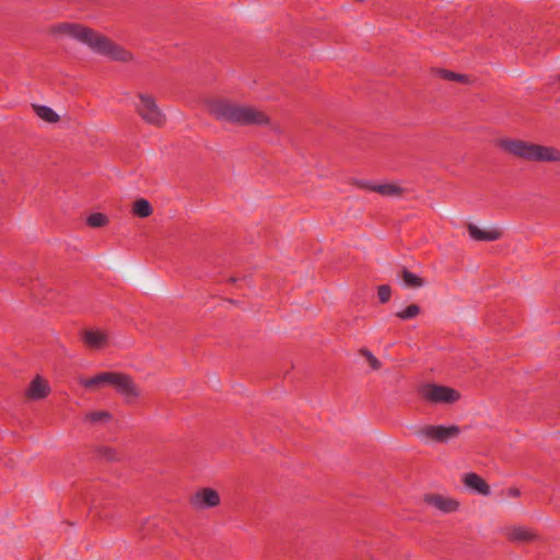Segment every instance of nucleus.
Masks as SVG:
<instances>
[{"label": "nucleus", "instance_id": "obj_18", "mask_svg": "<svg viewBox=\"0 0 560 560\" xmlns=\"http://www.w3.org/2000/svg\"><path fill=\"white\" fill-rule=\"evenodd\" d=\"M152 206L147 199L140 198L133 202L132 213L136 217L148 218L152 214Z\"/></svg>", "mask_w": 560, "mask_h": 560}, {"label": "nucleus", "instance_id": "obj_28", "mask_svg": "<svg viewBox=\"0 0 560 560\" xmlns=\"http://www.w3.org/2000/svg\"><path fill=\"white\" fill-rule=\"evenodd\" d=\"M57 295H58V293H57V292H55V291H52V290H49V291L47 292V294H45V295L43 296V299H44L47 303H54V302H56V301H57Z\"/></svg>", "mask_w": 560, "mask_h": 560}, {"label": "nucleus", "instance_id": "obj_4", "mask_svg": "<svg viewBox=\"0 0 560 560\" xmlns=\"http://www.w3.org/2000/svg\"><path fill=\"white\" fill-rule=\"evenodd\" d=\"M81 386L86 389H98L103 386H110L122 395L127 401L137 399L140 396V389L135 383L132 376L122 372H101L90 378L81 377Z\"/></svg>", "mask_w": 560, "mask_h": 560}, {"label": "nucleus", "instance_id": "obj_23", "mask_svg": "<svg viewBox=\"0 0 560 560\" xmlns=\"http://www.w3.org/2000/svg\"><path fill=\"white\" fill-rule=\"evenodd\" d=\"M359 353L365 358L372 370L377 371L382 368L381 361L370 350L362 348L359 350Z\"/></svg>", "mask_w": 560, "mask_h": 560}, {"label": "nucleus", "instance_id": "obj_12", "mask_svg": "<svg viewBox=\"0 0 560 560\" xmlns=\"http://www.w3.org/2000/svg\"><path fill=\"white\" fill-rule=\"evenodd\" d=\"M423 501L427 504L434 506L435 509H438L444 513L455 512L459 508L458 501L451 499V498L443 497L441 494H436V493L425 494L423 497Z\"/></svg>", "mask_w": 560, "mask_h": 560}, {"label": "nucleus", "instance_id": "obj_13", "mask_svg": "<svg viewBox=\"0 0 560 560\" xmlns=\"http://www.w3.org/2000/svg\"><path fill=\"white\" fill-rule=\"evenodd\" d=\"M50 393V386L48 382L43 378L42 376L37 375L34 377V380L30 383L26 392L25 397L28 400H39L46 398Z\"/></svg>", "mask_w": 560, "mask_h": 560}, {"label": "nucleus", "instance_id": "obj_5", "mask_svg": "<svg viewBox=\"0 0 560 560\" xmlns=\"http://www.w3.org/2000/svg\"><path fill=\"white\" fill-rule=\"evenodd\" d=\"M418 396L431 405H452L459 400L458 390L433 383H423L417 387Z\"/></svg>", "mask_w": 560, "mask_h": 560}, {"label": "nucleus", "instance_id": "obj_29", "mask_svg": "<svg viewBox=\"0 0 560 560\" xmlns=\"http://www.w3.org/2000/svg\"><path fill=\"white\" fill-rule=\"evenodd\" d=\"M556 79H557L558 81H560V75H557V77H556Z\"/></svg>", "mask_w": 560, "mask_h": 560}, {"label": "nucleus", "instance_id": "obj_17", "mask_svg": "<svg viewBox=\"0 0 560 560\" xmlns=\"http://www.w3.org/2000/svg\"><path fill=\"white\" fill-rule=\"evenodd\" d=\"M33 109L36 115L46 122L55 124L60 119L59 115L48 106L33 105Z\"/></svg>", "mask_w": 560, "mask_h": 560}, {"label": "nucleus", "instance_id": "obj_3", "mask_svg": "<svg viewBox=\"0 0 560 560\" xmlns=\"http://www.w3.org/2000/svg\"><path fill=\"white\" fill-rule=\"evenodd\" d=\"M495 145L504 153L532 163H560V149L518 138H500Z\"/></svg>", "mask_w": 560, "mask_h": 560}, {"label": "nucleus", "instance_id": "obj_2", "mask_svg": "<svg viewBox=\"0 0 560 560\" xmlns=\"http://www.w3.org/2000/svg\"><path fill=\"white\" fill-rule=\"evenodd\" d=\"M207 109L215 119L225 120L241 126H269L270 116L249 105H241L224 98H210L206 102Z\"/></svg>", "mask_w": 560, "mask_h": 560}, {"label": "nucleus", "instance_id": "obj_1", "mask_svg": "<svg viewBox=\"0 0 560 560\" xmlns=\"http://www.w3.org/2000/svg\"><path fill=\"white\" fill-rule=\"evenodd\" d=\"M49 34L55 37L73 38L85 44L94 51L116 61L129 62L133 58L132 54L120 45L93 28L79 23L62 22L51 25L49 27Z\"/></svg>", "mask_w": 560, "mask_h": 560}, {"label": "nucleus", "instance_id": "obj_16", "mask_svg": "<svg viewBox=\"0 0 560 560\" xmlns=\"http://www.w3.org/2000/svg\"><path fill=\"white\" fill-rule=\"evenodd\" d=\"M433 73H434V75H436L445 81H454V82H458V83H463V84L470 83V79L468 75L456 73V72H453L447 69L435 68V69H433Z\"/></svg>", "mask_w": 560, "mask_h": 560}, {"label": "nucleus", "instance_id": "obj_26", "mask_svg": "<svg viewBox=\"0 0 560 560\" xmlns=\"http://www.w3.org/2000/svg\"><path fill=\"white\" fill-rule=\"evenodd\" d=\"M100 454L107 458L108 460H116L118 458L117 452L110 447H102L100 450Z\"/></svg>", "mask_w": 560, "mask_h": 560}, {"label": "nucleus", "instance_id": "obj_8", "mask_svg": "<svg viewBox=\"0 0 560 560\" xmlns=\"http://www.w3.org/2000/svg\"><path fill=\"white\" fill-rule=\"evenodd\" d=\"M189 504L195 510L212 509L221 504V498L215 489L206 487L197 490L189 498Z\"/></svg>", "mask_w": 560, "mask_h": 560}, {"label": "nucleus", "instance_id": "obj_14", "mask_svg": "<svg viewBox=\"0 0 560 560\" xmlns=\"http://www.w3.org/2000/svg\"><path fill=\"white\" fill-rule=\"evenodd\" d=\"M464 485L482 495L490 494V486L487 481L476 472H468L463 478Z\"/></svg>", "mask_w": 560, "mask_h": 560}, {"label": "nucleus", "instance_id": "obj_20", "mask_svg": "<svg viewBox=\"0 0 560 560\" xmlns=\"http://www.w3.org/2000/svg\"><path fill=\"white\" fill-rule=\"evenodd\" d=\"M112 419V415L108 411H92L85 413L83 421L94 424V423H102L107 422Z\"/></svg>", "mask_w": 560, "mask_h": 560}, {"label": "nucleus", "instance_id": "obj_24", "mask_svg": "<svg viewBox=\"0 0 560 560\" xmlns=\"http://www.w3.org/2000/svg\"><path fill=\"white\" fill-rule=\"evenodd\" d=\"M92 511L102 521H109L114 517V513L106 505H95Z\"/></svg>", "mask_w": 560, "mask_h": 560}, {"label": "nucleus", "instance_id": "obj_15", "mask_svg": "<svg viewBox=\"0 0 560 560\" xmlns=\"http://www.w3.org/2000/svg\"><path fill=\"white\" fill-rule=\"evenodd\" d=\"M467 230L470 237L475 241L492 242L501 238L502 236V232L499 229L483 231L472 223L467 225Z\"/></svg>", "mask_w": 560, "mask_h": 560}, {"label": "nucleus", "instance_id": "obj_6", "mask_svg": "<svg viewBox=\"0 0 560 560\" xmlns=\"http://www.w3.org/2000/svg\"><path fill=\"white\" fill-rule=\"evenodd\" d=\"M138 103L135 106L136 113L140 118L156 128H161L166 122L165 114L160 109L155 98L150 94L139 93Z\"/></svg>", "mask_w": 560, "mask_h": 560}, {"label": "nucleus", "instance_id": "obj_10", "mask_svg": "<svg viewBox=\"0 0 560 560\" xmlns=\"http://www.w3.org/2000/svg\"><path fill=\"white\" fill-rule=\"evenodd\" d=\"M504 537L508 541L513 544H530L539 540L537 532L525 526H511L505 528Z\"/></svg>", "mask_w": 560, "mask_h": 560}, {"label": "nucleus", "instance_id": "obj_25", "mask_svg": "<svg viewBox=\"0 0 560 560\" xmlns=\"http://www.w3.org/2000/svg\"><path fill=\"white\" fill-rule=\"evenodd\" d=\"M377 296L382 304L387 303L392 298V288L388 284H382L377 289Z\"/></svg>", "mask_w": 560, "mask_h": 560}, {"label": "nucleus", "instance_id": "obj_27", "mask_svg": "<svg viewBox=\"0 0 560 560\" xmlns=\"http://www.w3.org/2000/svg\"><path fill=\"white\" fill-rule=\"evenodd\" d=\"M502 494L510 498H518L521 495V490L516 487H511L505 490H502Z\"/></svg>", "mask_w": 560, "mask_h": 560}, {"label": "nucleus", "instance_id": "obj_7", "mask_svg": "<svg viewBox=\"0 0 560 560\" xmlns=\"http://www.w3.org/2000/svg\"><path fill=\"white\" fill-rule=\"evenodd\" d=\"M459 433L460 428L455 424L450 427L427 424L418 430L420 436L439 443H444L451 439L457 438Z\"/></svg>", "mask_w": 560, "mask_h": 560}, {"label": "nucleus", "instance_id": "obj_11", "mask_svg": "<svg viewBox=\"0 0 560 560\" xmlns=\"http://www.w3.org/2000/svg\"><path fill=\"white\" fill-rule=\"evenodd\" d=\"M80 335L83 343L91 350L105 349L109 343V336L104 330L84 329Z\"/></svg>", "mask_w": 560, "mask_h": 560}, {"label": "nucleus", "instance_id": "obj_9", "mask_svg": "<svg viewBox=\"0 0 560 560\" xmlns=\"http://www.w3.org/2000/svg\"><path fill=\"white\" fill-rule=\"evenodd\" d=\"M352 184L361 189L374 191L386 197H400L404 194V188L392 183L373 184L371 182L355 179Z\"/></svg>", "mask_w": 560, "mask_h": 560}, {"label": "nucleus", "instance_id": "obj_21", "mask_svg": "<svg viewBox=\"0 0 560 560\" xmlns=\"http://www.w3.org/2000/svg\"><path fill=\"white\" fill-rule=\"evenodd\" d=\"M108 222H109L108 218L104 213H101V212L92 213L86 218V224L90 228H94V229L103 228V226L107 225Z\"/></svg>", "mask_w": 560, "mask_h": 560}, {"label": "nucleus", "instance_id": "obj_19", "mask_svg": "<svg viewBox=\"0 0 560 560\" xmlns=\"http://www.w3.org/2000/svg\"><path fill=\"white\" fill-rule=\"evenodd\" d=\"M401 279L408 288H412V289L420 288V287L424 285V283H425L423 278L412 273L407 268H402Z\"/></svg>", "mask_w": 560, "mask_h": 560}, {"label": "nucleus", "instance_id": "obj_22", "mask_svg": "<svg viewBox=\"0 0 560 560\" xmlns=\"http://www.w3.org/2000/svg\"><path fill=\"white\" fill-rule=\"evenodd\" d=\"M421 313V308L417 304H410L405 310L397 312L395 315L399 319L407 320L417 317Z\"/></svg>", "mask_w": 560, "mask_h": 560}]
</instances>
